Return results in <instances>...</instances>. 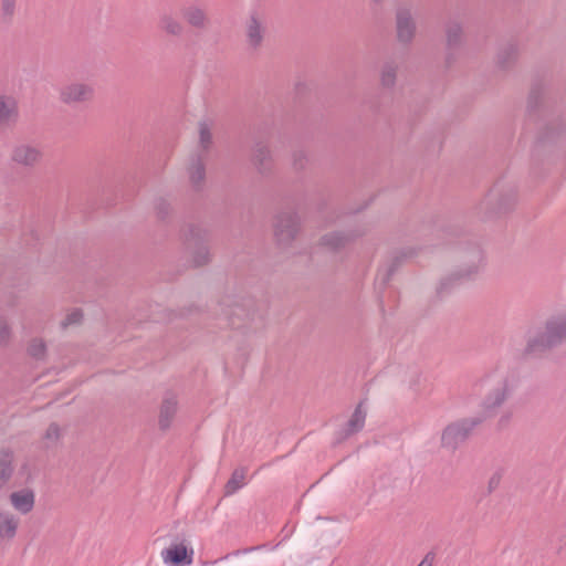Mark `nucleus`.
<instances>
[{
	"label": "nucleus",
	"instance_id": "obj_17",
	"mask_svg": "<svg viewBox=\"0 0 566 566\" xmlns=\"http://www.w3.org/2000/svg\"><path fill=\"white\" fill-rule=\"evenodd\" d=\"M9 501L17 512L27 515L34 509L35 494L33 490L24 488L12 492L9 496Z\"/></svg>",
	"mask_w": 566,
	"mask_h": 566
},
{
	"label": "nucleus",
	"instance_id": "obj_5",
	"mask_svg": "<svg viewBox=\"0 0 566 566\" xmlns=\"http://www.w3.org/2000/svg\"><path fill=\"white\" fill-rule=\"evenodd\" d=\"M187 252L193 266H201L210 261L208 232L200 226L190 224L184 232Z\"/></svg>",
	"mask_w": 566,
	"mask_h": 566
},
{
	"label": "nucleus",
	"instance_id": "obj_10",
	"mask_svg": "<svg viewBox=\"0 0 566 566\" xmlns=\"http://www.w3.org/2000/svg\"><path fill=\"white\" fill-rule=\"evenodd\" d=\"M482 261H483V255H482L481 250L478 248L473 249L472 259H471L470 264L465 269L460 270V271L453 273L452 275H450L449 277H446L444 280H442L439 285L438 293L441 294V293L448 291L454 281H459L462 279H470L473 275H475L481 269Z\"/></svg>",
	"mask_w": 566,
	"mask_h": 566
},
{
	"label": "nucleus",
	"instance_id": "obj_27",
	"mask_svg": "<svg viewBox=\"0 0 566 566\" xmlns=\"http://www.w3.org/2000/svg\"><path fill=\"white\" fill-rule=\"evenodd\" d=\"M190 181L196 189H200L206 176V170L201 158L192 161L189 168Z\"/></svg>",
	"mask_w": 566,
	"mask_h": 566
},
{
	"label": "nucleus",
	"instance_id": "obj_35",
	"mask_svg": "<svg viewBox=\"0 0 566 566\" xmlns=\"http://www.w3.org/2000/svg\"><path fill=\"white\" fill-rule=\"evenodd\" d=\"M307 159L303 150H296L293 154V166L296 170H301L305 167Z\"/></svg>",
	"mask_w": 566,
	"mask_h": 566
},
{
	"label": "nucleus",
	"instance_id": "obj_40",
	"mask_svg": "<svg viewBox=\"0 0 566 566\" xmlns=\"http://www.w3.org/2000/svg\"><path fill=\"white\" fill-rule=\"evenodd\" d=\"M241 307L235 305L233 308H231L229 312H227L226 314L227 315H238L239 316V312H241Z\"/></svg>",
	"mask_w": 566,
	"mask_h": 566
},
{
	"label": "nucleus",
	"instance_id": "obj_24",
	"mask_svg": "<svg viewBox=\"0 0 566 566\" xmlns=\"http://www.w3.org/2000/svg\"><path fill=\"white\" fill-rule=\"evenodd\" d=\"M159 28L172 36H180L184 32V25L171 13H163L159 17Z\"/></svg>",
	"mask_w": 566,
	"mask_h": 566
},
{
	"label": "nucleus",
	"instance_id": "obj_30",
	"mask_svg": "<svg viewBox=\"0 0 566 566\" xmlns=\"http://www.w3.org/2000/svg\"><path fill=\"white\" fill-rule=\"evenodd\" d=\"M199 140L203 150H207L212 144L211 129L207 123H200L199 125Z\"/></svg>",
	"mask_w": 566,
	"mask_h": 566
},
{
	"label": "nucleus",
	"instance_id": "obj_4",
	"mask_svg": "<svg viewBox=\"0 0 566 566\" xmlns=\"http://www.w3.org/2000/svg\"><path fill=\"white\" fill-rule=\"evenodd\" d=\"M483 420V417H471L449 423L441 432V448L454 452Z\"/></svg>",
	"mask_w": 566,
	"mask_h": 566
},
{
	"label": "nucleus",
	"instance_id": "obj_12",
	"mask_svg": "<svg viewBox=\"0 0 566 566\" xmlns=\"http://www.w3.org/2000/svg\"><path fill=\"white\" fill-rule=\"evenodd\" d=\"M364 233L365 230L363 228H355L346 233L334 231L322 237L321 244L328 248L331 251H339Z\"/></svg>",
	"mask_w": 566,
	"mask_h": 566
},
{
	"label": "nucleus",
	"instance_id": "obj_34",
	"mask_svg": "<svg viewBox=\"0 0 566 566\" xmlns=\"http://www.w3.org/2000/svg\"><path fill=\"white\" fill-rule=\"evenodd\" d=\"M542 88L539 86H534L531 92H530V96H528V108L530 109H535L537 107V105L539 104L541 99H542Z\"/></svg>",
	"mask_w": 566,
	"mask_h": 566
},
{
	"label": "nucleus",
	"instance_id": "obj_37",
	"mask_svg": "<svg viewBox=\"0 0 566 566\" xmlns=\"http://www.w3.org/2000/svg\"><path fill=\"white\" fill-rule=\"evenodd\" d=\"M513 413L511 411H503L497 420V428L503 430L511 423Z\"/></svg>",
	"mask_w": 566,
	"mask_h": 566
},
{
	"label": "nucleus",
	"instance_id": "obj_20",
	"mask_svg": "<svg viewBox=\"0 0 566 566\" xmlns=\"http://www.w3.org/2000/svg\"><path fill=\"white\" fill-rule=\"evenodd\" d=\"M14 453L11 449L0 450V490L11 480L14 472Z\"/></svg>",
	"mask_w": 566,
	"mask_h": 566
},
{
	"label": "nucleus",
	"instance_id": "obj_22",
	"mask_svg": "<svg viewBox=\"0 0 566 566\" xmlns=\"http://www.w3.org/2000/svg\"><path fill=\"white\" fill-rule=\"evenodd\" d=\"M366 420V410L363 409V402L358 403L355 408L350 419L348 420L346 428L343 431V439L360 431L364 428Z\"/></svg>",
	"mask_w": 566,
	"mask_h": 566
},
{
	"label": "nucleus",
	"instance_id": "obj_39",
	"mask_svg": "<svg viewBox=\"0 0 566 566\" xmlns=\"http://www.w3.org/2000/svg\"><path fill=\"white\" fill-rule=\"evenodd\" d=\"M433 558V554L428 553L418 566H431Z\"/></svg>",
	"mask_w": 566,
	"mask_h": 566
},
{
	"label": "nucleus",
	"instance_id": "obj_8",
	"mask_svg": "<svg viewBox=\"0 0 566 566\" xmlns=\"http://www.w3.org/2000/svg\"><path fill=\"white\" fill-rule=\"evenodd\" d=\"M94 96V88L91 84L85 82H71L65 84L60 90V101L63 104L74 106L84 104L92 101Z\"/></svg>",
	"mask_w": 566,
	"mask_h": 566
},
{
	"label": "nucleus",
	"instance_id": "obj_14",
	"mask_svg": "<svg viewBox=\"0 0 566 566\" xmlns=\"http://www.w3.org/2000/svg\"><path fill=\"white\" fill-rule=\"evenodd\" d=\"M181 15L186 23L197 30H205L210 24L207 10L198 3H190L181 9Z\"/></svg>",
	"mask_w": 566,
	"mask_h": 566
},
{
	"label": "nucleus",
	"instance_id": "obj_25",
	"mask_svg": "<svg viewBox=\"0 0 566 566\" xmlns=\"http://www.w3.org/2000/svg\"><path fill=\"white\" fill-rule=\"evenodd\" d=\"M245 470L243 468L235 469L224 486V495L229 496L238 492L245 485Z\"/></svg>",
	"mask_w": 566,
	"mask_h": 566
},
{
	"label": "nucleus",
	"instance_id": "obj_7",
	"mask_svg": "<svg viewBox=\"0 0 566 566\" xmlns=\"http://www.w3.org/2000/svg\"><path fill=\"white\" fill-rule=\"evenodd\" d=\"M417 31L416 21L411 7L401 4L396 11V36L399 43L409 45L415 39Z\"/></svg>",
	"mask_w": 566,
	"mask_h": 566
},
{
	"label": "nucleus",
	"instance_id": "obj_18",
	"mask_svg": "<svg viewBox=\"0 0 566 566\" xmlns=\"http://www.w3.org/2000/svg\"><path fill=\"white\" fill-rule=\"evenodd\" d=\"M193 551L188 548L184 543L171 545L161 552V557L165 563L174 566L190 565L192 563Z\"/></svg>",
	"mask_w": 566,
	"mask_h": 566
},
{
	"label": "nucleus",
	"instance_id": "obj_13",
	"mask_svg": "<svg viewBox=\"0 0 566 566\" xmlns=\"http://www.w3.org/2000/svg\"><path fill=\"white\" fill-rule=\"evenodd\" d=\"M251 161L261 175H269L273 168V157L266 143L256 142L252 148Z\"/></svg>",
	"mask_w": 566,
	"mask_h": 566
},
{
	"label": "nucleus",
	"instance_id": "obj_3",
	"mask_svg": "<svg viewBox=\"0 0 566 566\" xmlns=\"http://www.w3.org/2000/svg\"><path fill=\"white\" fill-rule=\"evenodd\" d=\"M516 201V189L513 185L500 180L494 184L485 198L479 203L478 210L488 218L494 213L507 211Z\"/></svg>",
	"mask_w": 566,
	"mask_h": 566
},
{
	"label": "nucleus",
	"instance_id": "obj_28",
	"mask_svg": "<svg viewBox=\"0 0 566 566\" xmlns=\"http://www.w3.org/2000/svg\"><path fill=\"white\" fill-rule=\"evenodd\" d=\"M397 66L394 63H386L381 71V84L385 87H392L396 82Z\"/></svg>",
	"mask_w": 566,
	"mask_h": 566
},
{
	"label": "nucleus",
	"instance_id": "obj_36",
	"mask_svg": "<svg viewBox=\"0 0 566 566\" xmlns=\"http://www.w3.org/2000/svg\"><path fill=\"white\" fill-rule=\"evenodd\" d=\"M10 338V328L3 317L0 316V344L7 343Z\"/></svg>",
	"mask_w": 566,
	"mask_h": 566
},
{
	"label": "nucleus",
	"instance_id": "obj_9",
	"mask_svg": "<svg viewBox=\"0 0 566 566\" xmlns=\"http://www.w3.org/2000/svg\"><path fill=\"white\" fill-rule=\"evenodd\" d=\"M300 229V220L296 213L282 211L277 214L274 223V234L280 244L290 243Z\"/></svg>",
	"mask_w": 566,
	"mask_h": 566
},
{
	"label": "nucleus",
	"instance_id": "obj_1",
	"mask_svg": "<svg viewBox=\"0 0 566 566\" xmlns=\"http://www.w3.org/2000/svg\"><path fill=\"white\" fill-rule=\"evenodd\" d=\"M486 388L481 408L485 417L493 415L514 394L517 378L509 371H492L482 378Z\"/></svg>",
	"mask_w": 566,
	"mask_h": 566
},
{
	"label": "nucleus",
	"instance_id": "obj_29",
	"mask_svg": "<svg viewBox=\"0 0 566 566\" xmlns=\"http://www.w3.org/2000/svg\"><path fill=\"white\" fill-rule=\"evenodd\" d=\"M61 439V429L56 423H51L45 431L44 440L45 447L51 448L55 446Z\"/></svg>",
	"mask_w": 566,
	"mask_h": 566
},
{
	"label": "nucleus",
	"instance_id": "obj_38",
	"mask_svg": "<svg viewBox=\"0 0 566 566\" xmlns=\"http://www.w3.org/2000/svg\"><path fill=\"white\" fill-rule=\"evenodd\" d=\"M157 211L160 218H164L169 211V205L165 200L157 203Z\"/></svg>",
	"mask_w": 566,
	"mask_h": 566
},
{
	"label": "nucleus",
	"instance_id": "obj_16",
	"mask_svg": "<svg viewBox=\"0 0 566 566\" xmlns=\"http://www.w3.org/2000/svg\"><path fill=\"white\" fill-rule=\"evenodd\" d=\"M19 119V108L17 101L9 95L0 94V129L8 128Z\"/></svg>",
	"mask_w": 566,
	"mask_h": 566
},
{
	"label": "nucleus",
	"instance_id": "obj_23",
	"mask_svg": "<svg viewBox=\"0 0 566 566\" xmlns=\"http://www.w3.org/2000/svg\"><path fill=\"white\" fill-rule=\"evenodd\" d=\"M517 54V45L513 42H509L500 48L496 63L501 69H507L516 61Z\"/></svg>",
	"mask_w": 566,
	"mask_h": 566
},
{
	"label": "nucleus",
	"instance_id": "obj_19",
	"mask_svg": "<svg viewBox=\"0 0 566 566\" xmlns=\"http://www.w3.org/2000/svg\"><path fill=\"white\" fill-rule=\"evenodd\" d=\"M178 409L177 397L174 394H167L163 399L159 411V427L161 430L170 428L174 417Z\"/></svg>",
	"mask_w": 566,
	"mask_h": 566
},
{
	"label": "nucleus",
	"instance_id": "obj_11",
	"mask_svg": "<svg viewBox=\"0 0 566 566\" xmlns=\"http://www.w3.org/2000/svg\"><path fill=\"white\" fill-rule=\"evenodd\" d=\"M266 35V25L258 12H251L245 22V36L250 48H261Z\"/></svg>",
	"mask_w": 566,
	"mask_h": 566
},
{
	"label": "nucleus",
	"instance_id": "obj_31",
	"mask_svg": "<svg viewBox=\"0 0 566 566\" xmlns=\"http://www.w3.org/2000/svg\"><path fill=\"white\" fill-rule=\"evenodd\" d=\"M28 350L32 357L40 359L44 356L45 344L42 339L35 338L31 342Z\"/></svg>",
	"mask_w": 566,
	"mask_h": 566
},
{
	"label": "nucleus",
	"instance_id": "obj_21",
	"mask_svg": "<svg viewBox=\"0 0 566 566\" xmlns=\"http://www.w3.org/2000/svg\"><path fill=\"white\" fill-rule=\"evenodd\" d=\"M411 254H412L411 251H408V252L401 251V252L392 255L390 264H386V265H382L381 268H379L377 275H376V283L379 284L381 287H385L387 285V283L390 281L391 275L397 270V268L400 263V260L402 258L410 256Z\"/></svg>",
	"mask_w": 566,
	"mask_h": 566
},
{
	"label": "nucleus",
	"instance_id": "obj_26",
	"mask_svg": "<svg viewBox=\"0 0 566 566\" xmlns=\"http://www.w3.org/2000/svg\"><path fill=\"white\" fill-rule=\"evenodd\" d=\"M447 46L449 50L460 45L462 40V27L457 21H450L446 27Z\"/></svg>",
	"mask_w": 566,
	"mask_h": 566
},
{
	"label": "nucleus",
	"instance_id": "obj_32",
	"mask_svg": "<svg viewBox=\"0 0 566 566\" xmlns=\"http://www.w3.org/2000/svg\"><path fill=\"white\" fill-rule=\"evenodd\" d=\"M83 317V313L81 310H74L66 315V317L61 322V327L64 329L71 325L78 324Z\"/></svg>",
	"mask_w": 566,
	"mask_h": 566
},
{
	"label": "nucleus",
	"instance_id": "obj_15",
	"mask_svg": "<svg viewBox=\"0 0 566 566\" xmlns=\"http://www.w3.org/2000/svg\"><path fill=\"white\" fill-rule=\"evenodd\" d=\"M20 518L8 510L0 511V544H10L17 537Z\"/></svg>",
	"mask_w": 566,
	"mask_h": 566
},
{
	"label": "nucleus",
	"instance_id": "obj_33",
	"mask_svg": "<svg viewBox=\"0 0 566 566\" xmlns=\"http://www.w3.org/2000/svg\"><path fill=\"white\" fill-rule=\"evenodd\" d=\"M17 0H1V14L4 20H10L15 10Z\"/></svg>",
	"mask_w": 566,
	"mask_h": 566
},
{
	"label": "nucleus",
	"instance_id": "obj_6",
	"mask_svg": "<svg viewBox=\"0 0 566 566\" xmlns=\"http://www.w3.org/2000/svg\"><path fill=\"white\" fill-rule=\"evenodd\" d=\"M42 149L32 143H17L10 150L11 163L24 169L35 168L42 161Z\"/></svg>",
	"mask_w": 566,
	"mask_h": 566
},
{
	"label": "nucleus",
	"instance_id": "obj_2",
	"mask_svg": "<svg viewBox=\"0 0 566 566\" xmlns=\"http://www.w3.org/2000/svg\"><path fill=\"white\" fill-rule=\"evenodd\" d=\"M566 343V308L552 314L545 322L544 329L530 336L525 353L537 355Z\"/></svg>",
	"mask_w": 566,
	"mask_h": 566
}]
</instances>
